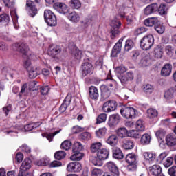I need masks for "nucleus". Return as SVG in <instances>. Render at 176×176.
<instances>
[{
    "label": "nucleus",
    "mask_w": 176,
    "mask_h": 176,
    "mask_svg": "<svg viewBox=\"0 0 176 176\" xmlns=\"http://www.w3.org/2000/svg\"><path fill=\"white\" fill-rule=\"evenodd\" d=\"M113 157H114V159H118V160H122V159H123V157H124L123 153L122 152V150H120L118 148H116L113 152Z\"/></svg>",
    "instance_id": "32"
},
{
    "label": "nucleus",
    "mask_w": 176,
    "mask_h": 176,
    "mask_svg": "<svg viewBox=\"0 0 176 176\" xmlns=\"http://www.w3.org/2000/svg\"><path fill=\"white\" fill-rule=\"evenodd\" d=\"M25 67L29 73V76L31 79H34L41 74V69L36 66L31 64V60H28L25 62Z\"/></svg>",
    "instance_id": "3"
},
{
    "label": "nucleus",
    "mask_w": 176,
    "mask_h": 176,
    "mask_svg": "<svg viewBox=\"0 0 176 176\" xmlns=\"http://www.w3.org/2000/svg\"><path fill=\"white\" fill-rule=\"evenodd\" d=\"M144 91L147 94H151L153 91V86L151 85L147 84L144 87Z\"/></svg>",
    "instance_id": "59"
},
{
    "label": "nucleus",
    "mask_w": 176,
    "mask_h": 176,
    "mask_svg": "<svg viewBox=\"0 0 176 176\" xmlns=\"http://www.w3.org/2000/svg\"><path fill=\"white\" fill-rule=\"evenodd\" d=\"M12 47L13 50L21 53L23 57H26L29 60H35L36 58V56H35L34 52L30 51V49L25 45H13Z\"/></svg>",
    "instance_id": "2"
},
{
    "label": "nucleus",
    "mask_w": 176,
    "mask_h": 176,
    "mask_svg": "<svg viewBox=\"0 0 176 176\" xmlns=\"http://www.w3.org/2000/svg\"><path fill=\"white\" fill-rule=\"evenodd\" d=\"M122 148L126 150L133 149L134 148V143L131 140H126L123 143Z\"/></svg>",
    "instance_id": "42"
},
{
    "label": "nucleus",
    "mask_w": 176,
    "mask_h": 176,
    "mask_svg": "<svg viewBox=\"0 0 176 176\" xmlns=\"http://www.w3.org/2000/svg\"><path fill=\"white\" fill-rule=\"evenodd\" d=\"M141 133L140 131L137 130H131L129 133L128 137H131L132 138H140Z\"/></svg>",
    "instance_id": "49"
},
{
    "label": "nucleus",
    "mask_w": 176,
    "mask_h": 176,
    "mask_svg": "<svg viewBox=\"0 0 176 176\" xmlns=\"http://www.w3.org/2000/svg\"><path fill=\"white\" fill-rule=\"evenodd\" d=\"M173 162H174V158L168 157L162 162V164L166 168H168V167L173 165Z\"/></svg>",
    "instance_id": "43"
},
{
    "label": "nucleus",
    "mask_w": 176,
    "mask_h": 176,
    "mask_svg": "<svg viewBox=\"0 0 176 176\" xmlns=\"http://www.w3.org/2000/svg\"><path fill=\"white\" fill-rule=\"evenodd\" d=\"M39 126H41V122H33L25 125L24 126V129L26 131H32V130H34V129H36V127H39Z\"/></svg>",
    "instance_id": "34"
},
{
    "label": "nucleus",
    "mask_w": 176,
    "mask_h": 176,
    "mask_svg": "<svg viewBox=\"0 0 176 176\" xmlns=\"http://www.w3.org/2000/svg\"><path fill=\"white\" fill-rule=\"evenodd\" d=\"M102 174V170H101V169L94 168L92 170L91 176H101Z\"/></svg>",
    "instance_id": "63"
},
{
    "label": "nucleus",
    "mask_w": 176,
    "mask_h": 176,
    "mask_svg": "<svg viewBox=\"0 0 176 176\" xmlns=\"http://www.w3.org/2000/svg\"><path fill=\"white\" fill-rule=\"evenodd\" d=\"M155 12H157V4L156 3L151 4L144 9V14L146 16H149V14H152V13H155Z\"/></svg>",
    "instance_id": "18"
},
{
    "label": "nucleus",
    "mask_w": 176,
    "mask_h": 176,
    "mask_svg": "<svg viewBox=\"0 0 176 176\" xmlns=\"http://www.w3.org/2000/svg\"><path fill=\"white\" fill-rule=\"evenodd\" d=\"M149 60H148V58H144L142 59L139 63V65L140 67H148L149 65Z\"/></svg>",
    "instance_id": "60"
},
{
    "label": "nucleus",
    "mask_w": 176,
    "mask_h": 176,
    "mask_svg": "<svg viewBox=\"0 0 176 176\" xmlns=\"http://www.w3.org/2000/svg\"><path fill=\"white\" fill-rule=\"evenodd\" d=\"M72 145V142L69 140H65L60 145L61 149H64L65 151H69L71 149V146Z\"/></svg>",
    "instance_id": "44"
},
{
    "label": "nucleus",
    "mask_w": 176,
    "mask_h": 176,
    "mask_svg": "<svg viewBox=\"0 0 176 176\" xmlns=\"http://www.w3.org/2000/svg\"><path fill=\"white\" fill-rule=\"evenodd\" d=\"M158 115L157 110L154 109H149L147 110V118L149 119H154V118H157Z\"/></svg>",
    "instance_id": "38"
},
{
    "label": "nucleus",
    "mask_w": 176,
    "mask_h": 176,
    "mask_svg": "<svg viewBox=\"0 0 176 176\" xmlns=\"http://www.w3.org/2000/svg\"><path fill=\"white\" fill-rule=\"evenodd\" d=\"M69 173H79L82 170V164L79 162H71L67 166Z\"/></svg>",
    "instance_id": "12"
},
{
    "label": "nucleus",
    "mask_w": 176,
    "mask_h": 176,
    "mask_svg": "<svg viewBox=\"0 0 176 176\" xmlns=\"http://www.w3.org/2000/svg\"><path fill=\"white\" fill-rule=\"evenodd\" d=\"M69 6L72 9H79L82 6V3L79 0H71L69 1Z\"/></svg>",
    "instance_id": "37"
},
{
    "label": "nucleus",
    "mask_w": 176,
    "mask_h": 176,
    "mask_svg": "<svg viewBox=\"0 0 176 176\" xmlns=\"http://www.w3.org/2000/svg\"><path fill=\"white\" fill-rule=\"evenodd\" d=\"M65 156H67V153L63 151H58L54 154V157L56 160H63Z\"/></svg>",
    "instance_id": "47"
},
{
    "label": "nucleus",
    "mask_w": 176,
    "mask_h": 176,
    "mask_svg": "<svg viewBox=\"0 0 176 176\" xmlns=\"http://www.w3.org/2000/svg\"><path fill=\"white\" fill-rule=\"evenodd\" d=\"M173 96H174V89H169L166 91H165L164 98H166V100L173 98Z\"/></svg>",
    "instance_id": "54"
},
{
    "label": "nucleus",
    "mask_w": 176,
    "mask_h": 176,
    "mask_svg": "<svg viewBox=\"0 0 176 176\" xmlns=\"http://www.w3.org/2000/svg\"><path fill=\"white\" fill-rule=\"evenodd\" d=\"M11 17L12 19V21L14 23V26L16 27L17 20H19V16H17V12L14 8L10 10Z\"/></svg>",
    "instance_id": "41"
},
{
    "label": "nucleus",
    "mask_w": 176,
    "mask_h": 176,
    "mask_svg": "<svg viewBox=\"0 0 176 176\" xmlns=\"http://www.w3.org/2000/svg\"><path fill=\"white\" fill-rule=\"evenodd\" d=\"M10 17L7 14H2L0 15V25L2 23H9Z\"/></svg>",
    "instance_id": "53"
},
{
    "label": "nucleus",
    "mask_w": 176,
    "mask_h": 176,
    "mask_svg": "<svg viewBox=\"0 0 176 176\" xmlns=\"http://www.w3.org/2000/svg\"><path fill=\"white\" fill-rule=\"evenodd\" d=\"M72 54L74 56L76 60H80L82 58V51L78 49L76 45H71Z\"/></svg>",
    "instance_id": "20"
},
{
    "label": "nucleus",
    "mask_w": 176,
    "mask_h": 176,
    "mask_svg": "<svg viewBox=\"0 0 176 176\" xmlns=\"http://www.w3.org/2000/svg\"><path fill=\"white\" fill-rule=\"evenodd\" d=\"M168 173L169 175H170V176H176V166H173L170 167L168 169Z\"/></svg>",
    "instance_id": "64"
},
{
    "label": "nucleus",
    "mask_w": 176,
    "mask_h": 176,
    "mask_svg": "<svg viewBox=\"0 0 176 176\" xmlns=\"http://www.w3.org/2000/svg\"><path fill=\"white\" fill-rule=\"evenodd\" d=\"M166 143L168 146H175L176 137L173 134H169L166 137Z\"/></svg>",
    "instance_id": "23"
},
{
    "label": "nucleus",
    "mask_w": 176,
    "mask_h": 176,
    "mask_svg": "<svg viewBox=\"0 0 176 176\" xmlns=\"http://www.w3.org/2000/svg\"><path fill=\"white\" fill-rule=\"evenodd\" d=\"M157 24H159V19L157 17L148 18L144 21V25L146 27H153V25L155 27Z\"/></svg>",
    "instance_id": "21"
},
{
    "label": "nucleus",
    "mask_w": 176,
    "mask_h": 176,
    "mask_svg": "<svg viewBox=\"0 0 176 176\" xmlns=\"http://www.w3.org/2000/svg\"><path fill=\"white\" fill-rule=\"evenodd\" d=\"M118 79H119L122 85H126L127 82H130L134 79V74L131 72H129L123 76L118 75Z\"/></svg>",
    "instance_id": "11"
},
{
    "label": "nucleus",
    "mask_w": 176,
    "mask_h": 176,
    "mask_svg": "<svg viewBox=\"0 0 176 176\" xmlns=\"http://www.w3.org/2000/svg\"><path fill=\"white\" fill-rule=\"evenodd\" d=\"M31 163H32L31 160H30L29 158L25 159L24 161L22 162L20 170L21 171H27V170H30V168H31Z\"/></svg>",
    "instance_id": "25"
},
{
    "label": "nucleus",
    "mask_w": 176,
    "mask_h": 176,
    "mask_svg": "<svg viewBox=\"0 0 176 176\" xmlns=\"http://www.w3.org/2000/svg\"><path fill=\"white\" fill-rule=\"evenodd\" d=\"M127 69H126V67L122 65L120 67H117L115 69V72L117 74V78L118 75H122V74H124Z\"/></svg>",
    "instance_id": "51"
},
{
    "label": "nucleus",
    "mask_w": 176,
    "mask_h": 176,
    "mask_svg": "<svg viewBox=\"0 0 176 176\" xmlns=\"http://www.w3.org/2000/svg\"><path fill=\"white\" fill-rule=\"evenodd\" d=\"M155 30L157 31L158 34H163L164 31L166 30V28L162 24L157 23L155 26Z\"/></svg>",
    "instance_id": "52"
},
{
    "label": "nucleus",
    "mask_w": 176,
    "mask_h": 176,
    "mask_svg": "<svg viewBox=\"0 0 176 176\" xmlns=\"http://www.w3.org/2000/svg\"><path fill=\"white\" fill-rule=\"evenodd\" d=\"M144 157L148 162H153L156 159V155L153 153H144Z\"/></svg>",
    "instance_id": "40"
},
{
    "label": "nucleus",
    "mask_w": 176,
    "mask_h": 176,
    "mask_svg": "<svg viewBox=\"0 0 176 176\" xmlns=\"http://www.w3.org/2000/svg\"><path fill=\"white\" fill-rule=\"evenodd\" d=\"M167 10H168V8L166 7L165 4H161L160 6H157V10L160 14H166Z\"/></svg>",
    "instance_id": "45"
},
{
    "label": "nucleus",
    "mask_w": 176,
    "mask_h": 176,
    "mask_svg": "<svg viewBox=\"0 0 176 176\" xmlns=\"http://www.w3.org/2000/svg\"><path fill=\"white\" fill-rule=\"evenodd\" d=\"M120 122V116L119 114L111 115L109 118L108 124L110 127L118 126Z\"/></svg>",
    "instance_id": "13"
},
{
    "label": "nucleus",
    "mask_w": 176,
    "mask_h": 176,
    "mask_svg": "<svg viewBox=\"0 0 176 176\" xmlns=\"http://www.w3.org/2000/svg\"><path fill=\"white\" fill-rule=\"evenodd\" d=\"M149 171L152 175L154 176H164L163 173H162V167L159 165H153L149 167Z\"/></svg>",
    "instance_id": "15"
},
{
    "label": "nucleus",
    "mask_w": 176,
    "mask_h": 176,
    "mask_svg": "<svg viewBox=\"0 0 176 176\" xmlns=\"http://www.w3.org/2000/svg\"><path fill=\"white\" fill-rule=\"evenodd\" d=\"M109 156V151L106 148H102L97 152L96 157H91L90 161L96 167H101L102 162L101 160H107Z\"/></svg>",
    "instance_id": "1"
},
{
    "label": "nucleus",
    "mask_w": 176,
    "mask_h": 176,
    "mask_svg": "<svg viewBox=\"0 0 176 176\" xmlns=\"http://www.w3.org/2000/svg\"><path fill=\"white\" fill-rule=\"evenodd\" d=\"M60 131H61V130L59 131H56L53 133H47L45 135V138H47V140H48L50 141V142L51 141H53V138H54L55 135H57V134H58V133H60Z\"/></svg>",
    "instance_id": "57"
},
{
    "label": "nucleus",
    "mask_w": 176,
    "mask_h": 176,
    "mask_svg": "<svg viewBox=\"0 0 176 176\" xmlns=\"http://www.w3.org/2000/svg\"><path fill=\"white\" fill-rule=\"evenodd\" d=\"M126 162L129 164L128 169L130 171L137 170V155L135 154L130 153L126 156Z\"/></svg>",
    "instance_id": "7"
},
{
    "label": "nucleus",
    "mask_w": 176,
    "mask_h": 176,
    "mask_svg": "<svg viewBox=\"0 0 176 176\" xmlns=\"http://www.w3.org/2000/svg\"><path fill=\"white\" fill-rule=\"evenodd\" d=\"M120 50H122V45H115L112 50L113 57H116V54L120 53Z\"/></svg>",
    "instance_id": "50"
},
{
    "label": "nucleus",
    "mask_w": 176,
    "mask_h": 176,
    "mask_svg": "<svg viewBox=\"0 0 176 176\" xmlns=\"http://www.w3.org/2000/svg\"><path fill=\"white\" fill-rule=\"evenodd\" d=\"M116 134L120 138L129 137V131L126 128H120L116 131Z\"/></svg>",
    "instance_id": "30"
},
{
    "label": "nucleus",
    "mask_w": 176,
    "mask_h": 176,
    "mask_svg": "<svg viewBox=\"0 0 176 176\" xmlns=\"http://www.w3.org/2000/svg\"><path fill=\"white\" fill-rule=\"evenodd\" d=\"M106 142L109 145H111V146H116L118 144V136H116V135H111L109 136Z\"/></svg>",
    "instance_id": "27"
},
{
    "label": "nucleus",
    "mask_w": 176,
    "mask_h": 176,
    "mask_svg": "<svg viewBox=\"0 0 176 176\" xmlns=\"http://www.w3.org/2000/svg\"><path fill=\"white\" fill-rule=\"evenodd\" d=\"M74 154L70 157V160L75 162H80L83 159L85 154L83 153H80V151L73 153Z\"/></svg>",
    "instance_id": "31"
},
{
    "label": "nucleus",
    "mask_w": 176,
    "mask_h": 176,
    "mask_svg": "<svg viewBox=\"0 0 176 176\" xmlns=\"http://www.w3.org/2000/svg\"><path fill=\"white\" fill-rule=\"evenodd\" d=\"M82 76H87L93 74V64L90 62H85L81 65L80 68Z\"/></svg>",
    "instance_id": "9"
},
{
    "label": "nucleus",
    "mask_w": 176,
    "mask_h": 176,
    "mask_svg": "<svg viewBox=\"0 0 176 176\" xmlns=\"http://www.w3.org/2000/svg\"><path fill=\"white\" fill-rule=\"evenodd\" d=\"M173 65L170 63L165 64L161 70V75L162 76H168L171 74Z\"/></svg>",
    "instance_id": "17"
},
{
    "label": "nucleus",
    "mask_w": 176,
    "mask_h": 176,
    "mask_svg": "<svg viewBox=\"0 0 176 176\" xmlns=\"http://www.w3.org/2000/svg\"><path fill=\"white\" fill-rule=\"evenodd\" d=\"M155 135L158 140H163V138H164V135H166V131L164 129H160L156 132Z\"/></svg>",
    "instance_id": "55"
},
{
    "label": "nucleus",
    "mask_w": 176,
    "mask_h": 176,
    "mask_svg": "<svg viewBox=\"0 0 176 176\" xmlns=\"http://www.w3.org/2000/svg\"><path fill=\"white\" fill-rule=\"evenodd\" d=\"M120 113L126 119H134L137 115V110L133 107L124 106L120 109Z\"/></svg>",
    "instance_id": "6"
},
{
    "label": "nucleus",
    "mask_w": 176,
    "mask_h": 176,
    "mask_svg": "<svg viewBox=\"0 0 176 176\" xmlns=\"http://www.w3.org/2000/svg\"><path fill=\"white\" fill-rule=\"evenodd\" d=\"M89 95L91 100H98V89L94 86H91L89 89Z\"/></svg>",
    "instance_id": "19"
},
{
    "label": "nucleus",
    "mask_w": 176,
    "mask_h": 176,
    "mask_svg": "<svg viewBox=\"0 0 176 176\" xmlns=\"http://www.w3.org/2000/svg\"><path fill=\"white\" fill-rule=\"evenodd\" d=\"M44 20L50 27H54L57 25V18L54 13L50 10L44 11Z\"/></svg>",
    "instance_id": "4"
},
{
    "label": "nucleus",
    "mask_w": 176,
    "mask_h": 176,
    "mask_svg": "<svg viewBox=\"0 0 176 176\" xmlns=\"http://www.w3.org/2000/svg\"><path fill=\"white\" fill-rule=\"evenodd\" d=\"M144 32H146V28L141 27L135 30V35H141V34H144Z\"/></svg>",
    "instance_id": "62"
},
{
    "label": "nucleus",
    "mask_w": 176,
    "mask_h": 176,
    "mask_svg": "<svg viewBox=\"0 0 176 176\" xmlns=\"http://www.w3.org/2000/svg\"><path fill=\"white\" fill-rule=\"evenodd\" d=\"M102 146V142H95L93 143L91 145V152L92 153H96V152H98L100 151V148Z\"/></svg>",
    "instance_id": "35"
},
{
    "label": "nucleus",
    "mask_w": 176,
    "mask_h": 176,
    "mask_svg": "<svg viewBox=\"0 0 176 176\" xmlns=\"http://www.w3.org/2000/svg\"><path fill=\"white\" fill-rule=\"evenodd\" d=\"M154 41L155 39L153 38V36L150 34L143 37L140 41V43L143 45H153Z\"/></svg>",
    "instance_id": "26"
},
{
    "label": "nucleus",
    "mask_w": 176,
    "mask_h": 176,
    "mask_svg": "<svg viewBox=\"0 0 176 176\" xmlns=\"http://www.w3.org/2000/svg\"><path fill=\"white\" fill-rule=\"evenodd\" d=\"M29 89L32 91H35V90H38V87L36 86V82L35 81H32L30 82Z\"/></svg>",
    "instance_id": "61"
},
{
    "label": "nucleus",
    "mask_w": 176,
    "mask_h": 176,
    "mask_svg": "<svg viewBox=\"0 0 176 176\" xmlns=\"http://www.w3.org/2000/svg\"><path fill=\"white\" fill-rule=\"evenodd\" d=\"M110 25L112 28L111 30V39H115L120 34L119 29L122 26V23L118 18H114L110 23Z\"/></svg>",
    "instance_id": "5"
},
{
    "label": "nucleus",
    "mask_w": 176,
    "mask_h": 176,
    "mask_svg": "<svg viewBox=\"0 0 176 176\" xmlns=\"http://www.w3.org/2000/svg\"><path fill=\"white\" fill-rule=\"evenodd\" d=\"M61 53V48L60 46L56 45H52L50 46L48 49V54L52 57H56L57 54H60Z\"/></svg>",
    "instance_id": "14"
},
{
    "label": "nucleus",
    "mask_w": 176,
    "mask_h": 176,
    "mask_svg": "<svg viewBox=\"0 0 176 176\" xmlns=\"http://www.w3.org/2000/svg\"><path fill=\"white\" fill-rule=\"evenodd\" d=\"M166 156H168V153L167 152H163L157 157V163H163L166 160Z\"/></svg>",
    "instance_id": "48"
},
{
    "label": "nucleus",
    "mask_w": 176,
    "mask_h": 176,
    "mask_svg": "<svg viewBox=\"0 0 176 176\" xmlns=\"http://www.w3.org/2000/svg\"><path fill=\"white\" fill-rule=\"evenodd\" d=\"M118 103L113 100H110L104 103L102 111L105 113L113 112L116 110Z\"/></svg>",
    "instance_id": "8"
},
{
    "label": "nucleus",
    "mask_w": 176,
    "mask_h": 176,
    "mask_svg": "<svg viewBox=\"0 0 176 176\" xmlns=\"http://www.w3.org/2000/svg\"><path fill=\"white\" fill-rule=\"evenodd\" d=\"M30 89L28 87V85H27L26 83L23 84L21 86V91L19 92V97H22V96H24L25 97H27L30 94Z\"/></svg>",
    "instance_id": "29"
},
{
    "label": "nucleus",
    "mask_w": 176,
    "mask_h": 176,
    "mask_svg": "<svg viewBox=\"0 0 176 176\" xmlns=\"http://www.w3.org/2000/svg\"><path fill=\"white\" fill-rule=\"evenodd\" d=\"M107 134V128L102 127L100 128L98 130L96 131V135L98 138H104Z\"/></svg>",
    "instance_id": "36"
},
{
    "label": "nucleus",
    "mask_w": 176,
    "mask_h": 176,
    "mask_svg": "<svg viewBox=\"0 0 176 176\" xmlns=\"http://www.w3.org/2000/svg\"><path fill=\"white\" fill-rule=\"evenodd\" d=\"M136 129L138 131H144L145 130V124L142 120H138L136 122Z\"/></svg>",
    "instance_id": "46"
},
{
    "label": "nucleus",
    "mask_w": 176,
    "mask_h": 176,
    "mask_svg": "<svg viewBox=\"0 0 176 176\" xmlns=\"http://www.w3.org/2000/svg\"><path fill=\"white\" fill-rule=\"evenodd\" d=\"M71 104V96H67L66 98L64 100L63 103L61 104V106L59 108V111L60 112H65L67 111V108H68V106Z\"/></svg>",
    "instance_id": "24"
},
{
    "label": "nucleus",
    "mask_w": 176,
    "mask_h": 176,
    "mask_svg": "<svg viewBox=\"0 0 176 176\" xmlns=\"http://www.w3.org/2000/svg\"><path fill=\"white\" fill-rule=\"evenodd\" d=\"M140 142L142 145H149L151 144V135L148 133L144 134L140 139Z\"/></svg>",
    "instance_id": "33"
},
{
    "label": "nucleus",
    "mask_w": 176,
    "mask_h": 176,
    "mask_svg": "<svg viewBox=\"0 0 176 176\" xmlns=\"http://www.w3.org/2000/svg\"><path fill=\"white\" fill-rule=\"evenodd\" d=\"M26 6L27 8H29L30 9V14L31 17H35V15L36 13H38V9L36 8V6L34 5V2L31 0H28L26 2Z\"/></svg>",
    "instance_id": "16"
},
{
    "label": "nucleus",
    "mask_w": 176,
    "mask_h": 176,
    "mask_svg": "<svg viewBox=\"0 0 176 176\" xmlns=\"http://www.w3.org/2000/svg\"><path fill=\"white\" fill-rule=\"evenodd\" d=\"M68 19L72 23H78V21L80 20V16L76 12H72V13L69 14Z\"/></svg>",
    "instance_id": "28"
},
{
    "label": "nucleus",
    "mask_w": 176,
    "mask_h": 176,
    "mask_svg": "<svg viewBox=\"0 0 176 176\" xmlns=\"http://www.w3.org/2000/svg\"><path fill=\"white\" fill-rule=\"evenodd\" d=\"M107 167L108 170L111 171V173H112L115 175H119V168H118L116 164H115L113 162H107Z\"/></svg>",
    "instance_id": "22"
},
{
    "label": "nucleus",
    "mask_w": 176,
    "mask_h": 176,
    "mask_svg": "<svg viewBox=\"0 0 176 176\" xmlns=\"http://www.w3.org/2000/svg\"><path fill=\"white\" fill-rule=\"evenodd\" d=\"M83 149V145L79 142H75L73 148H72V152L76 153V152H80Z\"/></svg>",
    "instance_id": "39"
},
{
    "label": "nucleus",
    "mask_w": 176,
    "mask_h": 176,
    "mask_svg": "<svg viewBox=\"0 0 176 176\" xmlns=\"http://www.w3.org/2000/svg\"><path fill=\"white\" fill-rule=\"evenodd\" d=\"M107 120V114L106 113H102L99 115L97 118V123H104Z\"/></svg>",
    "instance_id": "58"
},
{
    "label": "nucleus",
    "mask_w": 176,
    "mask_h": 176,
    "mask_svg": "<svg viewBox=\"0 0 176 176\" xmlns=\"http://www.w3.org/2000/svg\"><path fill=\"white\" fill-rule=\"evenodd\" d=\"M53 8L56 12H58V13H60L61 14H67V12H68V6L64 3H55Z\"/></svg>",
    "instance_id": "10"
},
{
    "label": "nucleus",
    "mask_w": 176,
    "mask_h": 176,
    "mask_svg": "<svg viewBox=\"0 0 176 176\" xmlns=\"http://www.w3.org/2000/svg\"><path fill=\"white\" fill-rule=\"evenodd\" d=\"M80 138L84 141H87V140H90V138H91V134L89 132H83L80 135Z\"/></svg>",
    "instance_id": "56"
}]
</instances>
